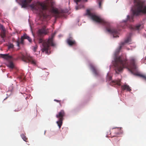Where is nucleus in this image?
Listing matches in <instances>:
<instances>
[{
	"label": "nucleus",
	"mask_w": 146,
	"mask_h": 146,
	"mask_svg": "<svg viewBox=\"0 0 146 146\" xmlns=\"http://www.w3.org/2000/svg\"><path fill=\"white\" fill-rule=\"evenodd\" d=\"M36 47H34V50H36Z\"/></svg>",
	"instance_id": "c85d7f7f"
},
{
	"label": "nucleus",
	"mask_w": 146,
	"mask_h": 146,
	"mask_svg": "<svg viewBox=\"0 0 146 146\" xmlns=\"http://www.w3.org/2000/svg\"><path fill=\"white\" fill-rule=\"evenodd\" d=\"M65 116V113L64 110H61L58 114L56 115V118L58 119V121H56V123L60 128L63 123V121L64 119V117Z\"/></svg>",
	"instance_id": "423d86ee"
},
{
	"label": "nucleus",
	"mask_w": 146,
	"mask_h": 146,
	"mask_svg": "<svg viewBox=\"0 0 146 146\" xmlns=\"http://www.w3.org/2000/svg\"><path fill=\"white\" fill-rule=\"evenodd\" d=\"M20 109H19H19H18V110H15V111H20Z\"/></svg>",
	"instance_id": "cd10ccee"
},
{
	"label": "nucleus",
	"mask_w": 146,
	"mask_h": 146,
	"mask_svg": "<svg viewBox=\"0 0 146 146\" xmlns=\"http://www.w3.org/2000/svg\"><path fill=\"white\" fill-rule=\"evenodd\" d=\"M67 42L70 46H71L75 45L76 44L75 40L71 37H69L67 39Z\"/></svg>",
	"instance_id": "f8f14e48"
},
{
	"label": "nucleus",
	"mask_w": 146,
	"mask_h": 146,
	"mask_svg": "<svg viewBox=\"0 0 146 146\" xmlns=\"http://www.w3.org/2000/svg\"><path fill=\"white\" fill-rule=\"evenodd\" d=\"M111 76H110V80H111Z\"/></svg>",
	"instance_id": "c756f323"
},
{
	"label": "nucleus",
	"mask_w": 146,
	"mask_h": 146,
	"mask_svg": "<svg viewBox=\"0 0 146 146\" xmlns=\"http://www.w3.org/2000/svg\"><path fill=\"white\" fill-rule=\"evenodd\" d=\"M141 28H143V26L141 24H139L136 26H133L132 25H130L129 26V28L130 29L132 30H138Z\"/></svg>",
	"instance_id": "9b49d317"
},
{
	"label": "nucleus",
	"mask_w": 146,
	"mask_h": 146,
	"mask_svg": "<svg viewBox=\"0 0 146 146\" xmlns=\"http://www.w3.org/2000/svg\"><path fill=\"white\" fill-rule=\"evenodd\" d=\"M21 136L24 141L26 142H27V140H28L27 138L26 137L25 135L22 134L21 135Z\"/></svg>",
	"instance_id": "5701e85b"
},
{
	"label": "nucleus",
	"mask_w": 146,
	"mask_h": 146,
	"mask_svg": "<svg viewBox=\"0 0 146 146\" xmlns=\"http://www.w3.org/2000/svg\"><path fill=\"white\" fill-rule=\"evenodd\" d=\"M110 84L112 86L117 84L119 86H120L121 85V80L119 79L117 80H113L110 82Z\"/></svg>",
	"instance_id": "ddd939ff"
},
{
	"label": "nucleus",
	"mask_w": 146,
	"mask_h": 146,
	"mask_svg": "<svg viewBox=\"0 0 146 146\" xmlns=\"http://www.w3.org/2000/svg\"><path fill=\"white\" fill-rule=\"evenodd\" d=\"M119 134V133H116V134L117 135H118Z\"/></svg>",
	"instance_id": "7c9ffc66"
},
{
	"label": "nucleus",
	"mask_w": 146,
	"mask_h": 146,
	"mask_svg": "<svg viewBox=\"0 0 146 146\" xmlns=\"http://www.w3.org/2000/svg\"><path fill=\"white\" fill-rule=\"evenodd\" d=\"M137 76L141 77L143 79L146 81V76L143 74H136Z\"/></svg>",
	"instance_id": "412c9836"
},
{
	"label": "nucleus",
	"mask_w": 146,
	"mask_h": 146,
	"mask_svg": "<svg viewBox=\"0 0 146 146\" xmlns=\"http://www.w3.org/2000/svg\"><path fill=\"white\" fill-rule=\"evenodd\" d=\"M65 129V130H66V129H66V128Z\"/></svg>",
	"instance_id": "2f4dec72"
},
{
	"label": "nucleus",
	"mask_w": 146,
	"mask_h": 146,
	"mask_svg": "<svg viewBox=\"0 0 146 146\" xmlns=\"http://www.w3.org/2000/svg\"><path fill=\"white\" fill-rule=\"evenodd\" d=\"M13 46L14 45L12 44H10L8 45V48H13Z\"/></svg>",
	"instance_id": "a878e982"
},
{
	"label": "nucleus",
	"mask_w": 146,
	"mask_h": 146,
	"mask_svg": "<svg viewBox=\"0 0 146 146\" xmlns=\"http://www.w3.org/2000/svg\"><path fill=\"white\" fill-rule=\"evenodd\" d=\"M7 66L8 67L11 68L13 69L14 67V65L12 62L10 61L7 64Z\"/></svg>",
	"instance_id": "6ab92c4d"
},
{
	"label": "nucleus",
	"mask_w": 146,
	"mask_h": 146,
	"mask_svg": "<svg viewBox=\"0 0 146 146\" xmlns=\"http://www.w3.org/2000/svg\"><path fill=\"white\" fill-rule=\"evenodd\" d=\"M46 31L44 29H39L38 32V35L39 36H41L43 34L46 35Z\"/></svg>",
	"instance_id": "2eb2a0df"
},
{
	"label": "nucleus",
	"mask_w": 146,
	"mask_h": 146,
	"mask_svg": "<svg viewBox=\"0 0 146 146\" xmlns=\"http://www.w3.org/2000/svg\"><path fill=\"white\" fill-rule=\"evenodd\" d=\"M30 7L37 11L40 17H46L47 15L46 14L47 8L44 4L40 3V5L38 6H33L31 5Z\"/></svg>",
	"instance_id": "39448f33"
},
{
	"label": "nucleus",
	"mask_w": 146,
	"mask_h": 146,
	"mask_svg": "<svg viewBox=\"0 0 146 146\" xmlns=\"http://www.w3.org/2000/svg\"><path fill=\"white\" fill-rule=\"evenodd\" d=\"M1 28L2 29V31L1 33V38H3L2 42H5V40L4 38L5 37V29L4 28L3 25L1 26Z\"/></svg>",
	"instance_id": "4468645a"
},
{
	"label": "nucleus",
	"mask_w": 146,
	"mask_h": 146,
	"mask_svg": "<svg viewBox=\"0 0 146 146\" xmlns=\"http://www.w3.org/2000/svg\"><path fill=\"white\" fill-rule=\"evenodd\" d=\"M21 58L23 61L27 63L30 62L33 65L36 64V61L32 57L30 56L27 54L26 55H22Z\"/></svg>",
	"instance_id": "0eeeda50"
},
{
	"label": "nucleus",
	"mask_w": 146,
	"mask_h": 146,
	"mask_svg": "<svg viewBox=\"0 0 146 146\" xmlns=\"http://www.w3.org/2000/svg\"><path fill=\"white\" fill-rule=\"evenodd\" d=\"M32 0H16V1L21 6L22 8H26L29 3Z\"/></svg>",
	"instance_id": "6e6552de"
},
{
	"label": "nucleus",
	"mask_w": 146,
	"mask_h": 146,
	"mask_svg": "<svg viewBox=\"0 0 146 146\" xmlns=\"http://www.w3.org/2000/svg\"><path fill=\"white\" fill-rule=\"evenodd\" d=\"M54 101H55L58 103H59L60 107L62 106V104L64 103L63 101H62L61 100H57L56 99H54Z\"/></svg>",
	"instance_id": "b1692460"
},
{
	"label": "nucleus",
	"mask_w": 146,
	"mask_h": 146,
	"mask_svg": "<svg viewBox=\"0 0 146 146\" xmlns=\"http://www.w3.org/2000/svg\"><path fill=\"white\" fill-rule=\"evenodd\" d=\"M90 66L91 69L92 70L94 73L96 75H98L99 74V72L95 66L91 64L90 65Z\"/></svg>",
	"instance_id": "dca6fc26"
},
{
	"label": "nucleus",
	"mask_w": 146,
	"mask_h": 146,
	"mask_svg": "<svg viewBox=\"0 0 146 146\" xmlns=\"http://www.w3.org/2000/svg\"><path fill=\"white\" fill-rule=\"evenodd\" d=\"M55 34V33L52 34L50 37H49L48 39L44 40H43L42 38L39 39L38 42L40 44L42 52H45L46 54L48 55L50 54V52H49L48 51L50 49V46H53L55 45L53 40Z\"/></svg>",
	"instance_id": "20e7f679"
},
{
	"label": "nucleus",
	"mask_w": 146,
	"mask_h": 146,
	"mask_svg": "<svg viewBox=\"0 0 146 146\" xmlns=\"http://www.w3.org/2000/svg\"><path fill=\"white\" fill-rule=\"evenodd\" d=\"M130 65H129L126 58L122 56H116L115 58L114 66L115 70L117 73L121 72L125 68H128V69L132 72L136 68L135 64L136 59L134 57H131L130 59Z\"/></svg>",
	"instance_id": "f257e3e1"
},
{
	"label": "nucleus",
	"mask_w": 146,
	"mask_h": 146,
	"mask_svg": "<svg viewBox=\"0 0 146 146\" xmlns=\"http://www.w3.org/2000/svg\"><path fill=\"white\" fill-rule=\"evenodd\" d=\"M131 38L129 37H128L127 38H126L124 42H122L121 43V45L120 46H119V48L118 50V52H119V51L121 49V48L122 46L124 45L125 44V43H129V44H131Z\"/></svg>",
	"instance_id": "1a4fd4ad"
},
{
	"label": "nucleus",
	"mask_w": 146,
	"mask_h": 146,
	"mask_svg": "<svg viewBox=\"0 0 146 146\" xmlns=\"http://www.w3.org/2000/svg\"><path fill=\"white\" fill-rule=\"evenodd\" d=\"M76 3L78 4V3L80 2L81 0H74Z\"/></svg>",
	"instance_id": "bb28decb"
},
{
	"label": "nucleus",
	"mask_w": 146,
	"mask_h": 146,
	"mask_svg": "<svg viewBox=\"0 0 146 146\" xmlns=\"http://www.w3.org/2000/svg\"><path fill=\"white\" fill-rule=\"evenodd\" d=\"M121 88L123 90H126L128 91H130L131 90L128 85H124L121 86Z\"/></svg>",
	"instance_id": "a211bd4d"
},
{
	"label": "nucleus",
	"mask_w": 146,
	"mask_h": 146,
	"mask_svg": "<svg viewBox=\"0 0 146 146\" xmlns=\"http://www.w3.org/2000/svg\"><path fill=\"white\" fill-rule=\"evenodd\" d=\"M98 1L99 6L100 8H102L101 5L102 2V0H98Z\"/></svg>",
	"instance_id": "393cba45"
},
{
	"label": "nucleus",
	"mask_w": 146,
	"mask_h": 146,
	"mask_svg": "<svg viewBox=\"0 0 146 146\" xmlns=\"http://www.w3.org/2000/svg\"><path fill=\"white\" fill-rule=\"evenodd\" d=\"M52 12L56 14H59V12L58 9L56 8H53L52 9Z\"/></svg>",
	"instance_id": "4be33fe9"
},
{
	"label": "nucleus",
	"mask_w": 146,
	"mask_h": 146,
	"mask_svg": "<svg viewBox=\"0 0 146 146\" xmlns=\"http://www.w3.org/2000/svg\"><path fill=\"white\" fill-rule=\"evenodd\" d=\"M134 3L132 8L133 15L130 17L129 15L127 17V20L130 22L133 21L134 15L137 16L141 14H146V6H145V0H133Z\"/></svg>",
	"instance_id": "7ed1b4c3"
},
{
	"label": "nucleus",
	"mask_w": 146,
	"mask_h": 146,
	"mask_svg": "<svg viewBox=\"0 0 146 146\" xmlns=\"http://www.w3.org/2000/svg\"><path fill=\"white\" fill-rule=\"evenodd\" d=\"M145 59H146V57H145Z\"/></svg>",
	"instance_id": "473e14b6"
},
{
	"label": "nucleus",
	"mask_w": 146,
	"mask_h": 146,
	"mask_svg": "<svg viewBox=\"0 0 146 146\" xmlns=\"http://www.w3.org/2000/svg\"><path fill=\"white\" fill-rule=\"evenodd\" d=\"M0 57L8 61L13 60L12 56L9 55V54H0Z\"/></svg>",
	"instance_id": "9d476101"
},
{
	"label": "nucleus",
	"mask_w": 146,
	"mask_h": 146,
	"mask_svg": "<svg viewBox=\"0 0 146 146\" xmlns=\"http://www.w3.org/2000/svg\"><path fill=\"white\" fill-rule=\"evenodd\" d=\"M25 36L24 35L22 36L21 38V41H20L19 40H18L17 41H16V42L17 44V46L19 47H20V44H24V40L25 39Z\"/></svg>",
	"instance_id": "f3484780"
},
{
	"label": "nucleus",
	"mask_w": 146,
	"mask_h": 146,
	"mask_svg": "<svg viewBox=\"0 0 146 146\" xmlns=\"http://www.w3.org/2000/svg\"><path fill=\"white\" fill-rule=\"evenodd\" d=\"M24 36H25V39H27L29 42H32V39L29 36H28L27 34H25L24 35Z\"/></svg>",
	"instance_id": "aec40b11"
},
{
	"label": "nucleus",
	"mask_w": 146,
	"mask_h": 146,
	"mask_svg": "<svg viewBox=\"0 0 146 146\" xmlns=\"http://www.w3.org/2000/svg\"><path fill=\"white\" fill-rule=\"evenodd\" d=\"M86 15L90 17L93 21L105 25L106 27L107 31L110 34H112L114 37H119L118 35L119 34V31L116 29L111 28L110 26V23L106 20L91 13L88 9L86 10Z\"/></svg>",
	"instance_id": "f03ea898"
}]
</instances>
